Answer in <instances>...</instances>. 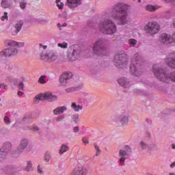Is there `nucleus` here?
Segmentation results:
<instances>
[{
	"mask_svg": "<svg viewBox=\"0 0 175 175\" xmlns=\"http://www.w3.org/2000/svg\"><path fill=\"white\" fill-rule=\"evenodd\" d=\"M105 16L107 17V14H105Z\"/></svg>",
	"mask_w": 175,
	"mask_h": 175,
	"instance_id": "69168bd1",
	"label": "nucleus"
},
{
	"mask_svg": "<svg viewBox=\"0 0 175 175\" xmlns=\"http://www.w3.org/2000/svg\"><path fill=\"white\" fill-rule=\"evenodd\" d=\"M24 25V22L23 21H19L18 23L15 24L14 28H15V33H18L21 31V29L23 28V25Z\"/></svg>",
	"mask_w": 175,
	"mask_h": 175,
	"instance_id": "b1692460",
	"label": "nucleus"
},
{
	"mask_svg": "<svg viewBox=\"0 0 175 175\" xmlns=\"http://www.w3.org/2000/svg\"><path fill=\"white\" fill-rule=\"evenodd\" d=\"M81 86L78 87H71L66 89V92H73L75 91H79V90H81Z\"/></svg>",
	"mask_w": 175,
	"mask_h": 175,
	"instance_id": "bb28decb",
	"label": "nucleus"
},
{
	"mask_svg": "<svg viewBox=\"0 0 175 175\" xmlns=\"http://www.w3.org/2000/svg\"><path fill=\"white\" fill-rule=\"evenodd\" d=\"M153 73L157 79L163 83H175V70L169 72L165 68H161L158 65L153 66Z\"/></svg>",
	"mask_w": 175,
	"mask_h": 175,
	"instance_id": "f03ea898",
	"label": "nucleus"
},
{
	"mask_svg": "<svg viewBox=\"0 0 175 175\" xmlns=\"http://www.w3.org/2000/svg\"><path fill=\"white\" fill-rule=\"evenodd\" d=\"M137 44V40L133 38H131L129 40V44L130 47H135L136 44Z\"/></svg>",
	"mask_w": 175,
	"mask_h": 175,
	"instance_id": "7c9ffc66",
	"label": "nucleus"
},
{
	"mask_svg": "<svg viewBox=\"0 0 175 175\" xmlns=\"http://www.w3.org/2000/svg\"><path fill=\"white\" fill-rule=\"evenodd\" d=\"M18 95L19 96H23V95H24V92H23L22 91H18Z\"/></svg>",
	"mask_w": 175,
	"mask_h": 175,
	"instance_id": "6e6d98bb",
	"label": "nucleus"
},
{
	"mask_svg": "<svg viewBox=\"0 0 175 175\" xmlns=\"http://www.w3.org/2000/svg\"><path fill=\"white\" fill-rule=\"evenodd\" d=\"M72 120L75 122H77V121H79V115L78 114H75L72 116Z\"/></svg>",
	"mask_w": 175,
	"mask_h": 175,
	"instance_id": "de8ad7c7",
	"label": "nucleus"
},
{
	"mask_svg": "<svg viewBox=\"0 0 175 175\" xmlns=\"http://www.w3.org/2000/svg\"><path fill=\"white\" fill-rule=\"evenodd\" d=\"M173 175H175V173H174V174Z\"/></svg>",
	"mask_w": 175,
	"mask_h": 175,
	"instance_id": "774afa93",
	"label": "nucleus"
},
{
	"mask_svg": "<svg viewBox=\"0 0 175 175\" xmlns=\"http://www.w3.org/2000/svg\"><path fill=\"white\" fill-rule=\"evenodd\" d=\"M69 61H77L80 58V51L73 49L68 54Z\"/></svg>",
	"mask_w": 175,
	"mask_h": 175,
	"instance_id": "dca6fc26",
	"label": "nucleus"
},
{
	"mask_svg": "<svg viewBox=\"0 0 175 175\" xmlns=\"http://www.w3.org/2000/svg\"><path fill=\"white\" fill-rule=\"evenodd\" d=\"M32 170V163H31V161H27V165L25 167L26 172H31Z\"/></svg>",
	"mask_w": 175,
	"mask_h": 175,
	"instance_id": "f704fd0d",
	"label": "nucleus"
},
{
	"mask_svg": "<svg viewBox=\"0 0 175 175\" xmlns=\"http://www.w3.org/2000/svg\"><path fill=\"white\" fill-rule=\"evenodd\" d=\"M28 129H29L30 131H39V127H38V126H36L34 124L33 125H29V126H27Z\"/></svg>",
	"mask_w": 175,
	"mask_h": 175,
	"instance_id": "58836bf2",
	"label": "nucleus"
},
{
	"mask_svg": "<svg viewBox=\"0 0 175 175\" xmlns=\"http://www.w3.org/2000/svg\"><path fill=\"white\" fill-rule=\"evenodd\" d=\"M142 62H143V60H142L139 54L134 55L130 66V70L134 76L139 77L142 75Z\"/></svg>",
	"mask_w": 175,
	"mask_h": 175,
	"instance_id": "20e7f679",
	"label": "nucleus"
},
{
	"mask_svg": "<svg viewBox=\"0 0 175 175\" xmlns=\"http://www.w3.org/2000/svg\"><path fill=\"white\" fill-rule=\"evenodd\" d=\"M82 142L83 143H84L85 144H88V143H90V142L88 141V139L85 137L82 138Z\"/></svg>",
	"mask_w": 175,
	"mask_h": 175,
	"instance_id": "3c124183",
	"label": "nucleus"
},
{
	"mask_svg": "<svg viewBox=\"0 0 175 175\" xmlns=\"http://www.w3.org/2000/svg\"><path fill=\"white\" fill-rule=\"evenodd\" d=\"M131 153L132 150L131 149V147H129V146H126L123 149L120 150V163L122 166H125V160L128 159V156L131 155Z\"/></svg>",
	"mask_w": 175,
	"mask_h": 175,
	"instance_id": "9d476101",
	"label": "nucleus"
},
{
	"mask_svg": "<svg viewBox=\"0 0 175 175\" xmlns=\"http://www.w3.org/2000/svg\"><path fill=\"white\" fill-rule=\"evenodd\" d=\"M18 54V49L14 47L5 49L0 52V58H8V57H14Z\"/></svg>",
	"mask_w": 175,
	"mask_h": 175,
	"instance_id": "9b49d317",
	"label": "nucleus"
},
{
	"mask_svg": "<svg viewBox=\"0 0 175 175\" xmlns=\"http://www.w3.org/2000/svg\"><path fill=\"white\" fill-rule=\"evenodd\" d=\"M144 31L148 35L154 36V35H157L161 31V25L157 21H150L144 26Z\"/></svg>",
	"mask_w": 175,
	"mask_h": 175,
	"instance_id": "423d86ee",
	"label": "nucleus"
},
{
	"mask_svg": "<svg viewBox=\"0 0 175 175\" xmlns=\"http://www.w3.org/2000/svg\"><path fill=\"white\" fill-rule=\"evenodd\" d=\"M14 85H17V83H16V82H14Z\"/></svg>",
	"mask_w": 175,
	"mask_h": 175,
	"instance_id": "0e129e2a",
	"label": "nucleus"
},
{
	"mask_svg": "<svg viewBox=\"0 0 175 175\" xmlns=\"http://www.w3.org/2000/svg\"><path fill=\"white\" fill-rule=\"evenodd\" d=\"M67 2L68 6L72 9H75V8H77V6L81 5V0H67Z\"/></svg>",
	"mask_w": 175,
	"mask_h": 175,
	"instance_id": "aec40b11",
	"label": "nucleus"
},
{
	"mask_svg": "<svg viewBox=\"0 0 175 175\" xmlns=\"http://www.w3.org/2000/svg\"><path fill=\"white\" fill-rule=\"evenodd\" d=\"M38 172L40 174H42V173H43V170H42V168L40 167V165L38 166Z\"/></svg>",
	"mask_w": 175,
	"mask_h": 175,
	"instance_id": "603ef678",
	"label": "nucleus"
},
{
	"mask_svg": "<svg viewBox=\"0 0 175 175\" xmlns=\"http://www.w3.org/2000/svg\"><path fill=\"white\" fill-rule=\"evenodd\" d=\"M118 83L120 85H122V87H124V88H131L132 85H130L129 81H126L125 78H120L118 80Z\"/></svg>",
	"mask_w": 175,
	"mask_h": 175,
	"instance_id": "4be33fe9",
	"label": "nucleus"
},
{
	"mask_svg": "<svg viewBox=\"0 0 175 175\" xmlns=\"http://www.w3.org/2000/svg\"><path fill=\"white\" fill-rule=\"evenodd\" d=\"M12 150V143L10 142L3 144V147L0 149V155H3L5 158V154H9ZM5 152V153H3Z\"/></svg>",
	"mask_w": 175,
	"mask_h": 175,
	"instance_id": "2eb2a0df",
	"label": "nucleus"
},
{
	"mask_svg": "<svg viewBox=\"0 0 175 175\" xmlns=\"http://www.w3.org/2000/svg\"><path fill=\"white\" fill-rule=\"evenodd\" d=\"M165 62L169 68L175 69V53L170 54L169 56L165 59Z\"/></svg>",
	"mask_w": 175,
	"mask_h": 175,
	"instance_id": "4468645a",
	"label": "nucleus"
},
{
	"mask_svg": "<svg viewBox=\"0 0 175 175\" xmlns=\"http://www.w3.org/2000/svg\"><path fill=\"white\" fill-rule=\"evenodd\" d=\"M51 159V155L49 152H46L44 156V161L46 162H50V160Z\"/></svg>",
	"mask_w": 175,
	"mask_h": 175,
	"instance_id": "e433bc0d",
	"label": "nucleus"
},
{
	"mask_svg": "<svg viewBox=\"0 0 175 175\" xmlns=\"http://www.w3.org/2000/svg\"><path fill=\"white\" fill-rule=\"evenodd\" d=\"M5 152H3V154ZM6 157H8V153L5 154V157L3 158V154L0 155V162H2L3 161H5L6 159Z\"/></svg>",
	"mask_w": 175,
	"mask_h": 175,
	"instance_id": "a18cd8bd",
	"label": "nucleus"
},
{
	"mask_svg": "<svg viewBox=\"0 0 175 175\" xmlns=\"http://www.w3.org/2000/svg\"><path fill=\"white\" fill-rule=\"evenodd\" d=\"M88 174V170L85 167L83 166H77L75 167L72 172H71V175H87Z\"/></svg>",
	"mask_w": 175,
	"mask_h": 175,
	"instance_id": "ddd939ff",
	"label": "nucleus"
},
{
	"mask_svg": "<svg viewBox=\"0 0 175 175\" xmlns=\"http://www.w3.org/2000/svg\"><path fill=\"white\" fill-rule=\"evenodd\" d=\"M159 8V7H155L152 5H147L145 7L146 10H147L148 12H151L158 10Z\"/></svg>",
	"mask_w": 175,
	"mask_h": 175,
	"instance_id": "a878e982",
	"label": "nucleus"
},
{
	"mask_svg": "<svg viewBox=\"0 0 175 175\" xmlns=\"http://www.w3.org/2000/svg\"><path fill=\"white\" fill-rule=\"evenodd\" d=\"M94 147L96 150V157H99V155H100V152H101V150H100V148H99V146H98V144L96 143H94Z\"/></svg>",
	"mask_w": 175,
	"mask_h": 175,
	"instance_id": "c756f323",
	"label": "nucleus"
},
{
	"mask_svg": "<svg viewBox=\"0 0 175 175\" xmlns=\"http://www.w3.org/2000/svg\"><path fill=\"white\" fill-rule=\"evenodd\" d=\"M146 175H153L152 174L147 173Z\"/></svg>",
	"mask_w": 175,
	"mask_h": 175,
	"instance_id": "e2e57ef3",
	"label": "nucleus"
},
{
	"mask_svg": "<svg viewBox=\"0 0 175 175\" xmlns=\"http://www.w3.org/2000/svg\"><path fill=\"white\" fill-rule=\"evenodd\" d=\"M5 80H6L7 81L10 82V81H12V79L11 78V77H7V78L5 79Z\"/></svg>",
	"mask_w": 175,
	"mask_h": 175,
	"instance_id": "4d7b16f0",
	"label": "nucleus"
},
{
	"mask_svg": "<svg viewBox=\"0 0 175 175\" xmlns=\"http://www.w3.org/2000/svg\"><path fill=\"white\" fill-rule=\"evenodd\" d=\"M139 146H140L141 148H142V150H147L148 149V152H151V151H152V150H154V148H155V145L154 144H150V145L148 146L144 141H142L139 143Z\"/></svg>",
	"mask_w": 175,
	"mask_h": 175,
	"instance_id": "6ab92c4d",
	"label": "nucleus"
},
{
	"mask_svg": "<svg viewBox=\"0 0 175 175\" xmlns=\"http://www.w3.org/2000/svg\"><path fill=\"white\" fill-rule=\"evenodd\" d=\"M106 46V41L105 39H98L93 44V52L98 57H103V55H107V51L105 48Z\"/></svg>",
	"mask_w": 175,
	"mask_h": 175,
	"instance_id": "39448f33",
	"label": "nucleus"
},
{
	"mask_svg": "<svg viewBox=\"0 0 175 175\" xmlns=\"http://www.w3.org/2000/svg\"><path fill=\"white\" fill-rule=\"evenodd\" d=\"M44 79H46V76L42 75L38 79V83H40V84H46V80Z\"/></svg>",
	"mask_w": 175,
	"mask_h": 175,
	"instance_id": "4c0bfd02",
	"label": "nucleus"
},
{
	"mask_svg": "<svg viewBox=\"0 0 175 175\" xmlns=\"http://www.w3.org/2000/svg\"><path fill=\"white\" fill-rule=\"evenodd\" d=\"M114 64L116 68H125L128 64L126 54L120 53L115 55Z\"/></svg>",
	"mask_w": 175,
	"mask_h": 175,
	"instance_id": "6e6552de",
	"label": "nucleus"
},
{
	"mask_svg": "<svg viewBox=\"0 0 175 175\" xmlns=\"http://www.w3.org/2000/svg\"><path fill=\"white\" fill-rule=\"evenodd\" d=\"M40 100H49V102H54V100H57V96L53 94V93L50 92L36 95L33 98V102L35 103H39Z\"/></svg>",
	"mask_w": 175,
	"mask_h": 175,
	"instance_id": "0eeeda50",
	"label": "nucleus"
},
{
	"mask_svg": "<svg viewBox=\"0 0 175 175\" xmlns=\"http://www.w3.org/2000/svg\"><path fill=\"white\" fill-rule=\"evenodd\" d=\"M20 6L22 9H25L27 8V2L26 1H22L20 3Z\"/></svg>",
	"mask_w": 175,
	"mask_h": 175,
	"instance_id": "49530a36",
	"label": "nucleus"
},
{
	"mask_svg": "<svg viewBox=\"0 0 175 175\" xmlns=\"http://www.w3.org/2000/svg\"><path fill=\"white\" fill-rule=\"evenodd\" d=\"M138 2H139V3L142 2V0H138Z\"/></svg>",
	"mask_w": 175,
	"mask_h": 175,
	"instance_id": "338daca9",
	"label": "nucleus"
},
{
	"mask_svg": "<svg viewBox=\"0 0 175 175\" xmlns=\"http://www.w3.org/2000/svg\"><path fill=\"white\" fill-rule=\"evenodd\" d=\"M165 3H170V5H174L175 0H163Z\"/></svg>",
	"mask_w": 175,
	"mask_h": 175,
	"instance_id": "c03bdc74",
	"label": "nucleus"
},
{
	"mask_svg": "<svg viewBox=\"0 0 175 175\" xmlns=\"http://www.w3.org/2000/svg\"><path fill=\"white\" fill-rule=\"evenodd\" d=\"M69 150V146L66 145H62L60 150H59V154H64L66 152Z\"/></svg>",
	"mask_w": 175,
	"mask_h": 175,
	"instance_id": "c85d7f7f",
	"label": "nucleus"
},
{
	"mask_svg": "<svg viewBox=\"0 0 175 175\" xmlns=\"http://www.w3.org/2000/svg\"><path fill=\"white\" fill-rule=\"evenodd\" d=\"M22 152H20V150L17 148V149L12 152V158H18V157L21 155Z\"/></svg>",
	"mask_w": 175,
	"mask_h": 175,
	"instance_id": "cd10ccee",
	"label": "nucleus"
},
{
	"mask_svg": "<svg viewBox=\"0 0 175 175\" xmlns=\"http://www.w3.org/2000/svg\"><path fill=\"white\" fill-rule=\"evenodd\" d=\"M28 146V139H24L21 141V144L18 146L20 152H23Z\"/></svg>",
	"mask_w": 175,
	"mask_h": 175,
	"instance_id": "5701e85b",
	"label": "nucleus"
},
{
	"mask_svg": "<svg viewBox=\"0 0 175 175\" xmlns=\"http://www.w3.org/2000/svg\"><path fill=\"white\" fill-rule=\"evenodd\" d=\"M170 167H171L172 169H173V167H175V161L170 165Z\"/></svg>",
	"mask_w": 175,
	"mask_h": 175,
	"instance_id": "5fc2aeb1",
	"label": "nucleus"
},
{
	"mask_svg": "<svg viewBox=\"0 0 175 175\" xmlns=\"http://www.w3.org/2000/svg\"><path fill=\"white\" fill-rule=\"evenodd\" d=\"M16 169H17V167L12 165L9 167L8 173H13V172H16Z\"/></svg>",
	"mask_w": 175,
	"mask_h": 175,
	"instance_id": "a19ab883",
	"label": "nucleus"
},
{
	"mask_svg": "<svg viewBox=\"0 0 175 175\" xmlns=\"http://www.w3.org/2000/svg\"><path fill=\"white\" fill-rule=\"evenodd\" d=\"M4 121H5V123L7 124L8 125H9V124H10V120L9 119V117H8V116H5L4 118Z\"/></svg>",
	"mask_w": 175,
	"mask_h": 175,
	"instance_id": "09e8293b",
	"label": "nucleus"
},
{
	"mask_svg": "<svg viewBox=\"0 0 175 175\" xmlns=\"http://www.w3.org/2000/svg\"><path fill=\"white\" fill-rule=\"evenodd\" d=\"M66 25H67V24H66V23H64V24L63 25V27H66Z\"/></svg>",
	"mask_w": 175,
	"mask_h": 175,
	"instance_id": "680f3d73",
	"label": "nucleus"
},
{
	"mask_svg": "<svg viewBox=\"0 0 175 175\" xmlns=\"http://www.w3.org/2000/svg\"><path fill=\"white\" fill-rule=\"evenodd\" d=\"M159 42L161 44H165V46H170V44H173V42H175V33L172 36H170V34L162 33L159 37Z\"/></svg>",
	"mask_w": 175,
	"mask_h": 175,
	"instance_id": "1a4fd4ad",
	"label": "nucleus"
},
{
	"mask_svg": "<svg viewBox=\"0 0 175 175\" xmlns=\"http://www.w3.org/2000/svg\"><path fill=\"white\" fill-rule=\"evenodd\" d=\"M40 47H42L44 50H46V49H47V46L43 45L42 44H40Z\"/></svg>",
	"mask_w": 175,
	"mask_h": 175,
	"instance_id": "864d4df0",
	"label": "nucleus"
},
{
	"mask_svg": "<svg viewBox=\"0 0 175 175\" xmlns=\"http://www.w3.org/2000/svg\"><path fill=\"white\" fill-rule=\"evenodd\" d=\"M1 6L2 8H3L4 9H8V8H10V6H12V4L8 3V1L3 0L1 1Z\"/></svg>",
	"mask_w": 175,
	"mask_h": 175,
	"instance_id": "2f4dec72",
	"label": "nucleus"
},
{
	"mask_svg": "<svg viewBox=\"0 0 175 175\" xmlns=\"http://www.w3.org/2000/svg\"><path fill=\"white\" fill-rule=\"evenodd\" d=\"M56 3L58 9H64V3L61 2V0H56Z\"/></svg>",
	"mask_w": 175,
	"mask_h": 175,
	"instance_id": "c9c22d12",
	"label": "nucleus"
},
{
	"mask_svg": "<svg viewBox=\"0 0 175 175\" xmlns=\"http://www.w3.org/2000/svg\"><path fill=\"white\" fill-rule=\"evenodd\" d=\"M57 59L58 55H57V53L55 52L51 51L49 54H41V59L42 61H50L51 62H53V61H56Z\"/></svg>",
	"mask_w": 175,
	"mask_h": 175,
	"instance_id": "f8f14e48",
	"label": "nucleus"
},
{
	"mask_svg": "<svg viewBox=\"0 0 175 175\" xmlns=\"http://www.w3.org/2000/svg\"><path fill=\"white\" fill-rule=\"evenodd\" d=\"M128 9L129 5L124 3H117L113 5L111 14L119 25L128 24Z\"/></svg>",
	"mask_w": 175,
	"mask_h": 175,
	"instance_id": "f257e3e1",
	"label": "nucleus"
},
{
	"mask_svg": "<svg viewBox=\"0 0 175 175\" xmlns=\"http://www.w3.org/2000/svg\"><path fill=\"white\" fill-rule=\"evenodd\" d=\"M63 120H65V116H59L55 118V121H57V122H60V121H63Z\"/></svg>",
	"mask_w": 175,
	"mask_h": 175,
	"instance_id": "79ce46f5",
	"label": "nucleus"
},
{
	"mask_svg": "<svg viewBox=\"0 0 175 175\" xmlns=\"http://www.w3.org/2000/svg\"><path fill=\"white\" fill-rule=\"evenodd\" d=\"M71 109L76 113H79L81 110H83V106L77 105L76 103H72Z\"/></svg>",
	"mask_w": 175,
	"mask_h": 175,
	"instance_id": "393cba45",
	"label": "nucleus"
},
{
	"mask_svg": "<svg viewBox=\"0 0 175 175\" xmlns=\"http://www.w3.org/2000/svg\"><path fill=\"white\" fill-rule=\"evenodd\" d=\"M1 18L2 21H5V20H8V12H5L3 14V16H2Z\"/></svg>",
	"mask_w": 175,
	"mask_h": 175,
	"instance_id": "37998d69",
	"label": "nucleus"
},
{
	"mask_svg": "<svg viewBox=\"0 0 175 175\" xmlns=\"http://www.w3.org/2000/svg\"><path fill=\"white\" fill-rule=\"evenodd\" d=\"M57 47H60V49H68V44L66 42L58 43Z\"/></svg>",
	"mask_w": 175,
	"mask_h": 175,
	"instance_id": "473e14b6",
	"label": "nucleus"
},
{
	"mask_svg": "<svg viewBox=\"0 0 175 175\" xmlns=\"http://www.w3.org/2000/svg\"><path fill=\"white\" fill-rule=\"evenodd\" d=\"M66 110H68V108L66 106L57 107L53 110V114L55 116H59L64 114Z\"/></svg>",
	"mask_w": 175,
	"mask_h": 175,
	"instance_id": "412c9836",
	"label": "nucleus"
},
{
	"mask_svg": "<svg viewBox=\"0 0 175 175\" xmlns=\"http://www.w3.org/2000/svg\"><path fill=\"white\" fill-rule=\"evenodd\" d=\"M23 122H25L26 124H31V122H32V118L29 117L24 118Z\"/></svg>",
	"mask_w": 175,
	"mask_h": 175,
	"instance_id": "ea45409f",
	"label": "nucleus"
},
{
	"mask_svg": "<svg viewBox=\"0 0 175 175\" xmlns=\"http://www.w3.org/2000/svg\"><path fill=\"white\" fill-rule=\"evenodd\" d=\"M172 146L173 150H175V144H172Z\"/></svg>",
	"mask_w": 175,
	"mask_h": 175,
	"instance_id": "052dcab7",
	"label": "nucleus"
},
{
	"mask_svg": "<svg viewBox=\"0 0 175 175\" xmlns=\"http://www.w3.org/2000/svg\"><path fill=\"white\" fill-rule=\"evenodd\" d=\"M79 131V127H74V132H75V133H77Z\"/></svg>",
	"mask_w": 175,
	"mask_h": 175,
	"instance_id": "13d9d810",
	"label": "nucleus"
},
{
	"mask_svg": "<svg viewBox=\"0 0 175 175\" xmlns=\"http://www.w3.org/2000/svg\"><path fill=\"white\" fill-rule=\"evenodd\" d=\"M129 121V119L127 116H124L120 119V122L122 125H125Z\"/></svg>",
	"mask_w": 175,
	"mask_h": 175,
	"instance_id": "72a5a7b5",
	"label": "nucleus"
},
{
	"mask_svg": "<svg viewBox=\"0 0 175 175\" xmlns=\"http://www.w3.org/2000/svg\"><path fill=\"white\" fill-rule=\"evenodd\" d=\"M1 87H3L4 88V90H8V85H1Z\"/></svg>",
	"mask_w": 175,
	"mask_h": 175,
	"instance_id": "bf43d9fd",
	"label": "nucleus"
},
{
	"mask_svg": "<svg viewBox=\"0 0 175 175\" xmlns=\"http://www.w3.org/2000/svg\"><path fill=\"white\" fill-rule=\"evenodd\" d=\"M18 88L19 90H24V83L23 82L20 83L18 85Z\"/></svg>",
	"mask_w": 175,
	"mask_h": 175,
	"instance_id": "8fccbe9b",
	"label": "nucleus"
},
{
	"mask_svg": "<svg viewBox=\"0 0 175 175\" xmlns=\"http://www.w3.org/2000/svg\"><path fill=\"white\" fill-rule=\"evenodd\" d=\"M72 72H64L59 77V81L62 85H66L68 83V81L70 79H72Z\"/></svg>",
	"mask_w": 175,
	"mask_h": 175,
	"instance_id": "f3484780",
	"label": "nucleus"
},
{
	"mask_svg": "<svg viewBox=\"0 0 175 175\" xmlns=\"http://www.w3.org/2000/svg\"><path fill=\"white\" fill-rule=\"evenodd\" d=\"M98 31L104 35H114L117 32V25L109 18H105L98 23Z\"/></svg>",
	"mask_w": 175,
	"mask_h": 175,
	"instance_id": "7ed1b4c3",
	"label": "nucleus"
},
{
	"mask_svg": "<svg viewBox=\"0 0 175 175\" xmlns=\"http://www.w3.org/2000/svg\"><path fill=\"white\" fill-rule=\"evenodd\" d=\"M6 46H10V47H24L25 43L24 42H17L16 41L12 40H7L5 41Z\"/></svg>",
	"mask_w": 175,
	"mask_h": 175,
	"instance_id": "a211bd4d",
	"label": "nucleus"
}]
</instances>
